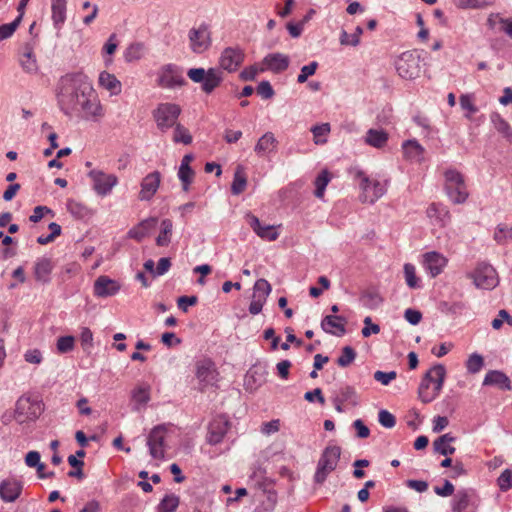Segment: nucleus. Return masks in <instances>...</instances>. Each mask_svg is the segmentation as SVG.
<instances>
[{
    "instance_id": "6e6d98bb",
    "label": "nucleus",
    "mask_w": 512,
    "mask_h": 512,
    "mask_svg": "<svg viewBox=\"0 0 512 512\" xmlns=\"http://www.w3.org/2000/svg\"><path fill=\"white\" fill-rule=\"evenodd\" d=\"M497 484L501 491H507L512 488V471L505 469L498 477Z\"/></svg>"
},
{
    "instance_id": "de8ad7c7",
    "label": "nucleus",
    "mask_w": 512,
    "mask_h": 512,
    "mask_svg": "<svg viewBox=\"0 0 512 512\" xmlns=\"http://www.w3.org/2000/svg\"><path fill=\"white\" fill-rule=\"evenodd\" d=\"M457 6L463 9H483L492 6L495 0H456Z\"/></svg>"
},
{
    "instance_id": "9d476101",
    "label": "nucleus",
    "mask_w": 512,
    "mask_h": 512,
    "mask_svg": "<svg viewBox=\"0 0 512 512\" xmlns=\"http://www.w3.org/2000/svg\"><path fill=\"white\" fill-rule=\"evenodd\" d=\"M93 184V190L99 196H106L118 184V178L114 174L105 173L102 170L93 169L88 173Z\"/></svg>"
},
{
    "instance_id": "4d7b16f0",
    "label": "nucleus",
    "mask_w": 512,
    "mask_h": 512,
    "mask_svg": "<svg viewBox=\"0 0 512 512\" xmlns=\"http://www.w3.org/2000/svg\"><path fill=\"white\" fill-rule=\"evenodd\" d=\"M318 67V63L316 61L311 62L309 65H305L301 68L300 74L297 77L298 83H304L307 81L308 77L315 74Z\"/></svg>"
},
{
    "instance_id": "774afa93",
    "label": "nucleus",
    "mask_w": 512,
    "mask_h": 512,
    "mask_svg": "<svg viewBox=\"0 0 512 512\" xmlns=\"http://www.w3.org/2000/svg\"><path fill=\"white\" fill-rule=\"evenodd\" d=\"M24 359L28 363L40 364L42 361V354L38 349H31L25 352Z\"/></svg>"
},
{
    "instance_id": "69168bd1",
    "label": "nucleus",
    "mask_w": 512,
    "mask_h": 512,
    "mask_svg": "<svg viewBox=\"0 0 512 512\" xmlns=\"http://www.w3.org/2000/svg\"><path fill=\"white\" fill-rule=\"evenodd\" d=\"M198 298L196 296H181L177 300V305L183 312L188 311L189 306H193L197 303Z\"/></svg>"
},
{
    "instance_id": "603ef678",
    "label": "nucleus",
    "mask_w": 512,
    "mask_h": 512,
    "mask_svg": "<svg viewBox=\"0 0 512 512\" xmlns=\"http://www.w3.org/2000/svg\"><path fill=\"white\" fill-rule=\"evenodd\" d=\"M484 365L483 357L477 353H473L469 356L466 362V368L469 373H478Z\"/></svg>"
},
{
    "instance_id": "8fccbe9b",
    "label": "nucleus",
    "mask_w": 512,
    "mask_h": 512,
    "mask_svg": "<svg viewBox=\"0 0 512 512\" xmlns=\"http://www.w3.org/2000/svg\"><path fill=\"white\" fill-rule=\"evenodd\" d=\"M330 181V175L328 173V171L324 170L322 171L316 178L315 180V196L317 198H323L324 196V192H325V189H326V186L328 185Z\"/></svg>"
},
{
    "instance_id": "a878e982",
    "label": "nucleus",
    "mask_w": 512,
    "mask_h": 512,
    "mask_svg": "<svg viewBox=\"0 0 512 512\" xmlns=\"http://www.w3.org/2000/svg\"><path fill=\"white\" fill-rule=\"evenodd\" d=\"M278 141L272 132H266L257 141L254 151L258 156H264L276 150Z\"/></svg>"
},
{
    "instance_id": "a211bd4d",
    "label": "nucleus",
    "mask_w": 512,
    "mask_h": 512,
    "mask_svg": "<svg viewBox=\"0 0 512 512\" xmlns=\"http://www.w3.org/2000/svg\"><path fill=\"white\" fill-rule=\"evenodd\" d=\"M290 64L289 56L282 53H270L262 60L263 67L260 69L261 72L269 70L275 74L284 72L288 69Z\"/></svg>"
},
{
    "instance_id": "2eb2a0df",
    "label": "nucleus",
    "mask_w": 512,
    "mask_h": 512,
    "mask_svg": "<svg viewBox=\"0 0 512 512\" xmlns=\"http://www.w3.org/2000/svg\"><path fill=\"white\" fill-rule=\"evenodd\" d=\"M219 373L214 362L203 359L196 363V377L202 384V389L208 385H214L218 381Z\"/></svg>"
},
{
    "instance_id": "6e6552de",
    "label": "nucleus",
    "mask_w": 512,
    "mask_h": 512,
    "mask_svg": "<svg viewBox=\"0 0 512 512\" xmlns=\"http://www.w3.org/2000/svg\"><path fill=\"white\" fill-rule=\"evenodd\" d=\"M167 432L168 428L166 425H158L151 429L148 434L147 446L149 454L155 460H163L165 458Z\"/></svg>"
},
{
    "instance_id": "09e8293b",
    "label": "nucleus",
    "mask_w": 512,
    "mask_h": 512,
    "mask_svg": "<svg viewBox=\"0 0 512 512\" xmlns=\"http://www.w3.org/2000/svg\"><path fill=\"white\" fill-rule=\"evenodd\" d=\"M311 132L313 133V138L315 144H324L326 143V136L330 132L329 123H323L321 125H316L311 128Z\"/></svg>"
},
{
    "instance_id": "dca6fc26",
    "label": "nucleus",
    "mask_w": 512,
    "mask_h": 512,
    "mask_svg": "<svg viewBox=\"0 0 512 512\" xmlns=\"http://www.w3.org/2000/svg\"><path fill=\"white\" fill-rule=\"evenodd\" d=\"M161 180L162 176L159 171H153L147 174L140 183L139 200L150 201L158 191Z\"/></svg>"
},
{
    "instance_id": "7c9ffc66",
    "label": "nucleus",
    "mask_w": 512,
    "mask_h": 512,
    "mask_svg": "<svg viewBox=\"0 0 512 512\" xmlns=\"http://www.w3.org/2000/svg\"><path fill=\"white\" fill-rule=\"evenodd\" d=\"M455 440L456 437H454L451 433H446L438 437L433 442V449L436 453L444 456L452 455L456 449L451 445V443L455 442Z\"/></svg>"
},
{
    "instance_id": "5701e85b",
    "label": "nucleus",
    "mask_w": 512,
    "mask_h": 512,
    "mask_svg": "<svg viewBox=\"0 0 512 512\" xmlns=\"http://www.w3.org/2000/svg\"><path fill=\"white\" fill-rule=\"evenodd\" d=\"M346 319L342 316L327 315L321 322L322 329L329 334L342 336L345 334Z\"/></svg>"
},
{
    "instance_id": "c9c22d12",
    "label": "nucleus",
    "mask_w": 512,
    "mask_h": 512,
    "mask_svg": "<svg viewBox=\"0 0 512 512\" xmlns=\"http://www.w3.org/2000/svg\"><path fill=\"white\" fill-rule=\"evenodd\" d=\"M427 214L430 218H435L441 226H445L450 220L449 211L440 204L432 203L427 209Z\"/></svg>"
},
{
    "instance_id": "37998d69",
    "label": "nucleus",
    "mask_w": 512,
    "mask_h": 512,
    "mask_svg": "<svg viewBox=\"0 0 512 512\" xmlns=\"http://www.w3.org/2000/svg\"><path fill=\"white\" fill-rule=\"evenodd\" d=\"M132 400L139 404H146L150 400V386L138 385L131 393Z\"/></svg>"
},
{
    "instance_id": "1a4fd4ad",
    "label": "nucleus",
    "mask_w": 512,
    "mask_h": 512,
    "mask_svg": "<svg viewBox=\"0 0 512 512\" xmlns=\"http://www.w3.org/2000/svg\"><path fill=\"white\" fill-rule=\"evenodd\" d=\"M41 412L42 405L39 401L22 396L16 402L14 416L19 423H23L38 418Z\"/></svg>"
},
{
    "instance_id": "bf43d9fd",
    "label": "nucleus",
    "mask_w": 512,
    "mask_h": 512,
    "mask_svg": "<svg viewBox=\"0 0 512 512\" xmlns=\"http://www.w3.org/2000/svg\"><path fill=\"white\" fill-rule=\"evenodd\" d=\"M334 468H328V466L317 463V468L314 474V481L317 484H323L327 479L328 475L333 472Z\"/></svg>"
},
{
    "instance_id": "680f3d73",
    "label": "nucleus",
    "mask_w": 512,
    "mask_h": 512,
    "mask_svg": "<svg viewBox=\"0 0 512 512\" xmlns=\"http://www.w3.org/2000/svg\"><path fill=\"white\" fill-rule=\"evenodd\" d=\"M74 348V337L63 336L57 340V350L59 353H67Z\"/></svg>"
},
{
    "instance_id": "f3484780",
    "label": "nucleus",
    "mask_w": 512,
    "mask_h": 512,
    "mask_svg": "<svg viewBox=\"0 0 512 512\" xmlns=\"http://www.w3.org/2000/svg\"><path fill=\"white\" fill-rule=\"evenodd\" d=\"M423 266L431 277L441 274L448 263V259L436 251L427 252L423 255Z\"/></svg>"
},
{
    "instance_id": "c756f323",
    "label": "nucleus",
    "mask_w": 512,
    "mask_h": 512,
    "mask_svg": "<svg viewBox=\"0 0 512 512\" xmlns=\"http://www.w3.org/2000/svg\"><path fill=\"white\" fill-rule=\"evenodd\" d=\"M19 63L22 69L29 74H35L38 72V65L33 53V49L30 45H25L23 51L19 57Z\"/></svg>"
},
{
    "instance_id": "4468645a",
    "label": "nucleus",
    "mask_w": 512,
    "mask_h": 512,
    "mask_svg": "<svg viewBox=\"0 0 512 512\" xmlns=\"http://www.w3.org/2000/svg\"><path fill=\"white\" fill-rule=\"evenodd\" d=\"M157 83L163 88H174L182 86L185 80L175 65L167 64L159 70Z\"/></svg>"
},
{
    "instance_id": "c03bdc74",
    "label": "nucleus",
    "mask_w": 512,
    "mask_h": 512,
    "mask_svg": "<svg viewBox=\"0 0 512 512\" xmlns=\"http://www.w3.org/2000/svg\"><path fill=\"white\" fill-rule=\"evenodd\" d=\"M180 503L178 496L174 494L166 495L159 504V512H175Z\"/></svg>"
},
{
    "instance_id": "7ed1b4c3",
    "label": "nucleus",
    "mask_w": 512,
    "mask_h": 512,
    "mask_svg": "<svg viewBox=\"0 0 512 512\" xmlns=\"http://www.w3.org/2000/svg\"><path fill=\"white\" fill-rule=\"evenodd\" d=\"M181 111V107L178 104L165 102L157 105L152 112V116L156 122L157 128L161 132H166L178 123Z\"/></svg>"
},
{
    "instance_id": "5fc2aeb1",
    "label": "nucleus",
    "mask_w": 512,
    "mask_h": 512,
    "mask_svg": "<svg viewBox=\"0 0 512 512\" xmlns=\"http://www.w3.org/2000/svg\"><path fill=\"white\" fill-rule=\"evenodd\" d=\"M271 292V285L265 279H259L254 284V292L253 295H258V297H263L266 301L267 297Z\"/></svg>"
},
{
    "instance_id": "49530a36",
    "label": "nucleus",
    "mask_w": 512,
    "mask_h": 512,
    "mask_svg": "<svg viewBox=\"0 0 512 512\" xmlns=\"http://www.w3.org/2000/svg\"><path fill=\"white\" fill-rule=\"evenodd\" d=\"M363 34V29L357 26L354 33L348 34L345 30L341 32L340 43L342 45L357 46L360 43V36Z\"/></svg>"
},
{
    "instance_id": "338daca9",
    "label": "nucleus",
    "mask_w": 512,
    "mask_h": 512,
    "mask_svg": "<svg viewBox=\"0 0 512 512\" xmlns=\"http://www.w3.org/2000/svg\"><path fill=\"white\" fill-rule=\"evenodd\" d=\"M257 93L264 99H269L274 95V90L268 81H262L257 87Z\"/></svg>"
},
{
    "instance_id": "20e7f679",
    "label": "nucleus",
    "mask_w": 512,
    "mask_h": 512,
    "mask_svg": "<svg viewBox=\"0 0 512 512\" xmlns=\"http://www.w3.org/2000/svg\"><path fill=\"white\" fill-rule=\"evenodd\" d=\"M356 178L359 180L358 185L361 189V202L373 204L385 194V183L369 178L363 171H358Z\"/></svg>"
},
{
    "instance_id": "f8f14e48",
    "label": "nucleus",
    "mask_w": 512,
    "mask_h": 512,
    "mask_svg": "<svg viewBox=\"0 0 512 512\" xmlns=\"http://www.w3.org/2000/svg\"><path fill=\"white\" fill-rule=\"evenodd\" d=\"M244 61V52L238 47L225 48L219 58L221 69L227 72H235Z\"/></svg>"
},
{
    "instance_id": "72a5a7b5",
    "label": "nucleus",
    "mask_w": 512,
    "mask_h": 512,
    "mask_svg": "<svg viewBox=\"0 0 512 512\" xmlns=\"http://www.w3.org/2000/svg\"><path fill=\"white\" fill-rule=\"evenodd\" d=\"M388 141V134L384 130L369 129L366 133L365 142L375 148H382Z\"/></svg>"
},
{
    "instance_id": "412c9836",
    "label": "nucleus",
    "mask_w": 512,
    "mask_h": 512,
    "mask_svg": "<svg viewBox=\"0 0 512 512\" xmlns=\"http://www.w3.org/2000/svg\"><path fill=\"white\" fill-rule=\"evenodd\" d=\"M22 489L20 481L13 478L5 479L0 483V497L4 502H14L19 498Z\"/></svg>"
},
{
    "instance_id": "864d4df0",
    "label": "nucleus",
    "mask_w": 512,
    "mask_h": 512,
    "mask_svg": "<svg viewBox=\"0 0 512 512\" xmlns=\"http://www.w3.org/2000/svg\"><path fill=\"white\" fill-rule=\"evenodd\" d=\"M460 106L463 110L467 111L468 113L465 115L468 119L471 118L473 114H475L478 109L473 103V99L471 95L463 94L459 98Z\"/></svg>"
},
{
    "instance_id": "b1692460",
    "label": "nucleus",
    "mask_w": 512,
    "mask_h": 512,
    "mask_svg": "<svg viewBox=\"0 0 512 512\" xmlns=\"http://www.w3.org/2000/svg\"><path fill=\"white\" fill-rule=\"evenodd\" d=\"M156 225H157L156 217L147 218V219L141 221L137 226L133 227L129 231L128 235L132 239L141 241L143 238L148 236L153 229H155Z\"/></svg>"
},
{
    "instance_id": "a19ab883",
    "label": "nucleus",
    "mask_w": 512,
    "mask_h": 512,
    "mask_svg": "<svg viewBox=\"0 0 512 512\" xmlns=\"http://www.w3.org/2000/svg\"><path fill=\"white\" fill-rule=\"evenodd\" d=\"M172 128H174L173 141L175 143L191 144L192 136L186 127L178 122Z\"/></svg>"
},
{
    "instance_id": "a18cd8bd",
    "label": "nucleus",
    "mask_w": 512,
    "mask_h": 512,
    "mask_svg": "<svg viewBox=\"0 0 512 512\" xmlns=\"http://www.w3.org/2000/svg\"><path fill=\"white\" fill-rule=\"evenodd\" d=\"M66 0L52 1V19L55 24H62L65 21Z\"/></svg>"
},
{
    "instance_id": "e433bc0d",
    "label": "nucleus",
    "mask_w": 512,
    "mask_h": 512,
    "mask_svg": "<svg viewBox=\"0 0 512 512\" xmlns=\"http://www.w3.org/2000/svg\"><path fill=\"white\" fill-rule=\"evenodd\" d=\"M173 223L170 219H164L161 222L160 233L156 238V244L160 247H166L171 242Z\"/></svg>"
},
{
    "instance_id": "f704fd0d",
    "label": "nucleus",
    "mask_w": 512,
    "mask_h": 512,
    "mask_svg": "<svg viewBox=\"0 0 512 512\" xmlns=\"http://www.w3.org/2000/svg\"><path fill=\"white\" fill-rule=\"evenodd\" d=\"M472 494L467 490H460L456 493L452 503L453 512H463L471 504Z\"/></svg>"
},
{
    "instance_id": "4c0bfd02",
    "label": "nucleus",
    "mask_w": 512,
    "mask_h": 512,
    "mask_svg": "<svg viewBox=\"0 0 512 512\" xmlns=\"http://www.w3.org/2000/svg\"><path fill=\"white\" fill-rule=\"evenodd\" d=\"M247 185V178L242 166H238L234 173V179L231 186V191L234 195L241 194Z\"/></svg>"
},
{
    "instance_id": "4be33fe9",
    "label": "nucleus",
    "mask_w": 512,
    "mask_h": 512,
    "mask_svg": "<svg viewBox=\"0 0 512 512\" xmlns=\"http://www.w3.org/2000/svg\"><path fill=\"white\" fill-rule=\"evenodd\" d=\"M120 290V285L107 276H99L94 282V294L97 297H109Z\"/></svg>"
},
{
    "instance_id": "393cba45",
    "label": "nucleus",
    "mask_w": 512,
    "mask_h": 512,
    "mask_svg": "<svg viewBox=\"0 0 512 512\" xmlns=\"http://www.w3.org/2000/svg\"><path fill=\"white\" fill-rule=\"evenodd\" d=\"M193 160V155L186 154L181 161L178 176L182 182V188L185 192L189 190V186L194 178V171L190 167V163Z\"/></svg>"
},
{
    "instance_id": "e2e57ef3",
    "label": "nucleus",
    "mask_w": 512,
    "mask_h": 512,
    "mask_svg": "<svg viewBox=\"0 0 512 512\" xmlns=\"http://www.w3.org/2000/svg\"><path fill=\"white\" fill-rule=\"evenodd\" d=\"M396 377H397L396 371H390V372L376 371L374 373V379L385 386L388 385L392 380L396 379Z\"/></svg>"
},
{
    "instance_id": "0e129e2a",
    "label": "nucleus",
    "mask_w": 512,
    "mask_h": 512,
    "mask_svg": "<svg viewBox=\"0 0 512 512\" xmlns=\"http://www.w3.org/2000/svg\"><path fill=\"white\" fill-rule=\"evenodd\" d=\"M364 327L361 331L363 337H369L371 334H378L380 332V327L377 324L372 323L371 317H366L364 319Z\"/></svg>"
},
{
    "instance_id": "ddd939ff",
    "label": "nucleus",
    "mask_w": 512,
    "mask_h": 512,
    "mask_svg": "<svg viewBox=\"0 0 512 512\" xmlns=\"http://www.w3.org/2000/svg\"><path fill=\"white\" fill-rule=\"evenodd\" d=\"M434 374H435L436 378L438 379L437 385L433 386L430 383H428V378L426 380H421V383L419 385L418 396H419V399L423 403H430V402H432L434 399H436V397L439 395V393L442 390V387H443V372H442V369L441 368H437L434 371Z\"/></svg>"
},
{
    "instance_id": "bb28decb",
    "label": "nucleus",
    "mask_w": 512,
    "mask_h": 512,
    "mask_svg": "<svg viewBox=\"0 0 512 512\" xmlns=\"http://www.w3.org/2000/svg\"><path fill=\"white\" fill-rule=\"evenodd\" d=\"M483 385L495 386L502 390L511 389L509 378L506 376V374L498 370H491L487 372L483 381Z\"/></svg>"
},
{
    "instance_id": "f257e3e1",
    "label": "nucleus",
    "mask_w": 512,
    "mask_h": 512,
    "mask_svg": "<svg viewBox=\"0 0 512 512\" xmlns=\"http://www.w3.org/2000/svg\"><path fill=\"white\" fill-rule=\"evenodd\" d=\"M57 100L66 115L81 113L86 120L99 121L105 114L97 92L81 73L66 74L60 78Z\"/></svg>"
},
{
    "instance_id": "79ce46f5",
    "label": "nucleus",
    "mask_w": 512,
    "mask_h": 512,
    "mask_svg": "<svg viewBox=\"0 0 512 512\" xmlns=\"http://www.w3.org/2000/svg\"><path fill=\"white\" fill-rule=\"evenodd\" d=\"M494 240L501 245L512 241V227L506 224H499L494 232Z\"/></svg>"
},
{
    "instance_id": "2f4dec72",
    "label": "nucleus",
    "mask_w": 512,
    "mask_h": 512,
    "mask_svg": "<svg viewBox=\"0 0 512 512\" xmlns=\"http://www.w3.org/2000/svg\"><path fill=\"white\" fill-rule=\"evenodd\" d=\"M99 85L110 92L111 95H118L121 93V82L114 74L103 71L99 75Z\"/></svg>"
},
{
    "instance_id": "c85d7f7f",
    "label": "nucleus",
    "mask_w": 512,
    "mask_h": 512,
    "mask_svg": "<svg viewBox=\"0 0 512 512\" xmlns=\"http://www.w3.org/2000/svg\"><path fill=\"white\" fill-rule=\"evenodd\" d=\"M341 456V448L337 445H328L322 452L319 464L336 469Z\"/></svg>"
},
{
    "instance_id": "6ab92c4d",
    "label": "nucleus",
    "mask_w": 512,
    "mask_h": 512,
    "mask_svg": "<svg viewBox=\"0 0 512 512\" xmlns=\"http://www.w3.org/2000/svg\"><path fill=\"white\" fill-rule=\"evenodd\" d=\"M245 219L252 230L263 240L275 241L279 234L273 225H262L258 217L253 214H246Z\"/></svg>"
},
{
    "instance_id": "052dcab7",
    "label": "nucleus",
    "mask_w": 512,
    "mask_h": 512,
    "mask_svg": "<svg viewBox=\"0 0 512 512\" xmlns=\"http://www.w3.org/2000/svg\"><path fill=\"white\" fill-rule=\"evenodd\" d=\"M378 421L385 428H393L396 424L395 416L387 410L379 411Z\"/></svg>"
},
{
    "instance_id": "473e14b6",
    "label": "nucleus",
    "mask_w": 512,
    "mask_h": 512,
    "mask_svg": "<svg viewBox=\"0 0 512 512\" xmlns=\"http://www.w3.org/2000/svg\"><path fill=\"white\" fill-rule=\"evenodd\" d=\"M402 147L407 159L417 162L423 159L424 148L416 140H407Z\"/></svg>"
},
{
    "instance_id": "39448f33",
    "label": "nucleus",
    "mask_w": 512,
    "mask_h": 512,
    "mask_svg": "<svg viewBox=\"0 0 512 512\" xmlns=\"http://www.w3.org/2000/svg\"><path fill=\"white\" fill-rule=\"evenodd\" d=\"M188 77L195 83H202V90L210 94L223 81V72L217 68H191L187 72Z\"/></svg>"
},
{
    "instance_id": "58836bf2",
    "label": "nucleus",
    "mask_w": 512,
    "mask_h": 512,
    "mask_svg": "<svg viewBox=\"0 0 512 512\" xmlns=\"http://www.w3.org/2000/svg\"><path fill=\"white\" fill-rule=\"evenodd\" d=\"M145 46L142 43H132L129 45L125 52L124 58L127 62H133L141 59L144 56Z\"/></svg>"
},
{
    "instance_id": "13d9d810",
    "label": "nucleus",
    "mask_w": 512,
    "mask_h": 512,
    "mask_svg": "<svg viewBox=\"0 0 512 512\" xmlns=\"http://www.w3.org/2000/svg\"><path fill=\"white\" fill-rule=\"evenodd\" d=\"M20 20H21V16L16 18L11 23L3 24L0 26V41L9 38L14 33V31L16 30L17 26L20 23Z\"/></svg>"
},
{
    "instance_id": "423d86ee",
    "label": "nucleus",
    "mask_w": 512,
    "mask_h": 512,
    "mask_svg": "<svg viewBox=\"0 0 512 512\" xmlns=\"http://www.w3.org/2000/svg\"><path fill=\"white\" fill-rule=\"evenodd\" d=\"M420 55L416 51L403 52L395 61L398 75L404 79H415L420 75Z\"/></svg>"
},
{
    "instance_id": "ea45409f",
    "label": "nucleus",
    "mask_w": 512,
    "mask_h": 512,
    "mask_svg": "<svg viewBox=\"0 0 512 512\" xmlns=\"http://www.w3.org/2000/svg\"><path fill=\"white\" fill-rule=\"evenodd\" d=\"M405 282L411 289L420 287V278L416 275V268L411 263H406L403 267Z\"/></svg>"
},
{
    "instance_id": "0eeeda50",
    "label": "nucleus",
    "mask_w": 512,
    "mask_h": 512,
    "mask_svg": "<svg viewBox=\"0 0 512 512\" xmlns=\"http://www.w3.org/2000/svg\"><path fill=\"white\" fill-rule=\"evenodd\" d=\"M467 277L473 280L477 288L491 290L499 283V277L494 269L488 263H479L474 271L467 274Z\"/></svg>"
},
{
    "instance_id": "f03ea898",
    "label": "nucleus",
    "mask_w": 512,
    "mask_h": 512,
    "mask_svg": "<svg viewBox=\"0 0 512 512\" xmlns=\"http://www.w3.org/2000/svg\"><path fill=\"white\" fill-rule=\"evenodd\" d=\"M444 177L445 190L451 201L455 204L464 203L469 196L464 176L456 169H448Z\"/></svg>"
},
{
    "instance_id": "cd10ccee",
    "label": "nucleus",
    "mask_w": 512,
    "mask_h": 512,
    "mask_svg": "<svg viewBox=\"0 0 512 512\" xmlns=\"http://www.w3.org/2000/svg\"><path fill=\"white\" fill-rule=\"evenodd\" d=\"M54 268L51 259L43 257L38 259L34 267V276L38 282L48 283L50 274Z\"/></svg>"
},
{
    "instance_id": "3c124183",
    "label": "nucleus",
    "mask_w": 512,
    "mask_h": 512,
    "mask_svg": "<svg viewBox=\"0 0 512 512\" xmlns=\"http://www.w3.org/2000/svg\"><path fill=\"white\" fill-rule=\"evenodd\" d=\"M356 358L355 350L350 346H345L342 348L341 355L337 359V364L340 367H348Z\"/></svg>"
},
{
    "instance_id": "9b49d317",
    "label": "nucleus",
    "mask_w": 512,
    "mask_h": 512,
    "mask_svg": "<svg viewBox=\"0 0 512 512\" xmlns=\"http://www.w3.org/2000/svg\"><path fill=\"white\" fill-rule=\"evenodd\" d=\"M188 39L191 50L196 54H201L207 51L212 42L211 32L205 24L191 28L188 32Z\"/></svg>"
},
{
    "instance_id": "aec40b11",
    "label": "nucleus",
    "mask_w": 512,
    "mask_h": 512,
    "mask_svg": "<svg viewBox=\"0 0 512 512\" xmlns=\"http://www.w3.org/2000/svg\"><path fill=\"white\" fill-rule=\"evenodd\" d=\"M229 429V422L224 416L215 417L209 425L207 440L215 445L222 441Z\"/></svg>"
}]
</instances>
